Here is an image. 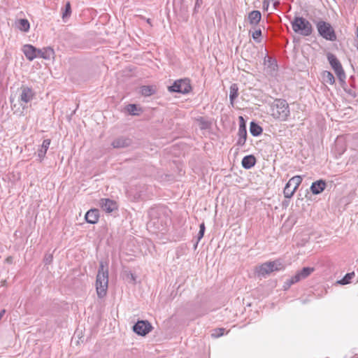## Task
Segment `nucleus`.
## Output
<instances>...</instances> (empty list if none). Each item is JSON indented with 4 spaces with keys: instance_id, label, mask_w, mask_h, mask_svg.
<instances>
[{
    "instance_id": "nucleus-1",
    "label": "nucleus",
    "mask_w": 358,
    "mask_h": 358,
    "mask_svg": "<svg viewBox=\"0 0 358 358\" xmlns=\"http://www.w3.org/2000/svg\"><path fill=\"white\" fill-rule=\"evenodd\" d=\"M108 286V270L103 262H100L96 279V289L99 298H103L107 293Z\"/></svg>"
},
{
    "instance_id": "nucleus-2",
    "label": "nucleus",
    "mask_w": 358,
    "mask_h": 358,
    "mask_svg": "<svg viewBox=\"0 0 358 358\" xmlns=\"http://www.w3.org/2000/svg\"><path fill=\"white\" fill-rule=\"evenodd\" d=\"M290 113L287 102L284 99H275L271 104V115L275 119L285 121Z\"/></svg>"
},
{
    "instance_id": "nucleus-3",
    "label": "nucleus",
    "mask_w": 358,
    "mask_h": 358,
    "mask_svg": "<svg viewBox=\"0 0 358 358\" xmlns=\"http://www.w3.org/2000/svg\"><path fill=\"white\" fill-rule=\"evenodd\" d=\"M291 24L293 31L303 36H309L313 31L311 23L303 17H294Z\"/></svg>"
},
{
    "instance_id": "nucleus-4",
    "label": "nucleus",
    "mask_w": 358,
    "mask_h": 358,
    "mask_svg": "<svg viewBox=\"0 0 358 358\" xmlns=\"http://www.w3.org/2000/svg\"><path fill=\"white\" fill-rule=\"evenodd\" d=\"M318 34L323 38L335 41L336 40V32L330 23L323 20L315 22Z\"/></svg>"
},
{
    "instance_id": "nucleus-5",
    "label": "nucleus",
    "mask_w": 358,
    "mask_h": 358,
    "mask_svg": "<svg viewBox=\"0 0 358 358\" xmlns=\"http://www.w3.org/2000/svg\"><path fill=\"white\" fill-rule=\"evenodd\" d=\"M314 271L313 267H303L301 271H299L294 276L286 280L282 286L285 290L288 289L292 285L301 281V280L308 278Z\"/></svg>"
},
{
    "instance_id": "nucleus-6",
    "label": "nucleus",
    "mask_w": 358,
    "mask_h": 358,
    "mask_svg": "<svg viewBox=\"0 0 358 358\" xmlns=\"http://www.w3.org/2000/svg\"><path fill=\"white\" fill-rule=\"evenodd\" d=\"M327 59L331 66V68L335 71V73L336 74L340 83L341 85L345 83V73L343 69V66L339 62V60L337 59V57L332 53H328L327 54Z\"/></svg>"
},
{
    "instance_id": "nucleus-7",
    "label": "nucleus",
    "mask_w": 358,
    "mask_h": 358,
    "mask_svg": "<svg viewBox=\"0 0 358 358\" xmlns=\"http://www.w3.org/2000/svg\"><path fill=\"white\" fill-rule=\"evenodd\" d=\"M284 268V265L280 260L267 262L262 264L257 272L259 275L264 276L275 271H280Z\"/></svg>"
},
{
    "instance_id": "nucleus-8",
    "label": "nucleus",
    "mask_w": 358,
    "mask_h": 358,
    "mask_svg": "<svg viewBox=\"0 0 358 358\" xmlns=\"http://www.w3.org/2000/svg\"><path fill=\"white\" fill-rule=\"evenodd\" d=\"M168 89L172 92L187 94L191 91L192 87L189 79H180L176 80Z\"/></svg>"
},
{
    "instance_id": "nucleus-9",
    "label": "nucleus",
    "mask_w": 358,
    "mask_h": 358,
    "mask_svg": "<svg viewBox=\"0 0 358 358\" xmlns=\"http://www.w3.org/2000/svg\"><path fill=\"white\" fill-rule=\"evenodd\" d=\"M152 327L148 320H138L134 326L133 331L138 335L145 336L152 331Z\"/></svg>"
},
{
    "instance_id": "nucleus-10",
    "label": "nucleus",
    "mask_w": 358,
    "mask_h": 358,
    "mask_svg": "<svg viewBox=\"0 0 358 358\" xmlns=\"http://www.w3.org/2000/svg\"><path fill=\"white\" fill-rule=\"evenodd\" d=\"M20 90L21 94L20 96V100L21 102L27 103L34 99L35 93L31 87L22 85L20 87Z\"/></svg>"
},
{
    "instance_id": "nucleus-11",
    "label": "nucleus",
    "mask_w": 358,
    "mask_h": 358,
    "mask_svg": "<svg viewBox=\"0 0 358 358\" xmlns=\"http://www.w3.org/2000/svg\"><path fill=\"white\" fill-rule=\"evenodd\" d=\"M99 204L101 209L108 213L117 209L116 202L109 199H101Z\"/></svg>"
},
{
    "instance_id": "nucleus-12",
    "label": "nucleus",
    "mask_w": 358,
    "mask_h": 358,
    "mask_svg": "<svg viewBox=\"0 0 358 358\" xmlns=\"http://www.w3.org/2000/svg\"><path fill=\"white\" fill-rule=\"evenodd\" d=\"M37 51L38 49L36 48L29 44L24 45L22 48V52L29 61H32L38 57Z\"/></svg>"
},
{
    "instance_id": "nucleus-13",
    "label": "nucleus",
    "mask_w": 358,
    "mask_h": 358,
    "mask_svg": "<svg viewBox=\"0 0 358 358\" xmlns=\"http://www.w3.org/2000/svg\"><path fill=\"white\" fill-rule=\"evenodd\" d=\"M132 141L129 138L121 136L115 139L111 145L114 148H124L131 145Z\"/></svg>"
},
{
    "instance_id": "nucleus-14",
    "label": "nucleus",
    "mask_w": 358,
    "mask_h": 358,
    "mask_svg": "<svg viewBox=\"0 0 358 358\" xmlns=\"http://www.w3.org/2000/svg\"><path fill=\"white\" fill-rule=\"evenodd\" d=\"M326 185L324 180H319L312 183L310 190L313 194H319L324 190Z\"/></svg>"
},
{
    "instance_id": "nucleus-15",
    "label": "nucleus",
    "mask_w": 358,
    "mask_h": 358,
    "mask_svg": "<svg viewBox=\"0 0 358 358\" xmlns=\"http://www.w3.org/2000/svg\"><path fill=\"white\" fill-rule=\"evenodd\" d=\"M99 217V210L93 208L89 210L85 214V220L90 224H95L98 222Z\"/></svg>"
},
{
    "instance_id": "nucleus-16",
    "label": "nucleus",
    "mask_w": 358,
    "mask_h": 358,
    "mask_svg": "<svg viewBox=\"0 0 358 358\" xmlns=\"http://www.w3.org/2000/svg\"><path fill=\"white\" fill-rule=\"evenodd\" d=\"M238 135V139L237 141L236 145L238 146L242 147L245 145L247 138L246 126H244L243 124L239 125Z\"/></svg>"
},
{
    "instance_id": "nucleus-17",
    "label": "nucleus",
    "mask_w": 358,
    "mask_h": 358,
    "mask_svg": "<svg viewBox=\"0 0 358 358\" xmlns=\"http://www.w3.org/2000/svg\"><path fill=\"white\" fill-rule=\"evenodd\" d=\"M38 57H41L45 59H50L54 57L55 52L50 47L44 48L43 49H38Z\"/></svg>"
},
{
    "instance_id": "nucleus-18",
    "label": "nucleus",
    "mask_w": 358,
    "mask_h": 358,
    "mask_svg": "<svg viewBox=\"0 0 358 358\" xmlns=\"http://www.w3.org/2000/svg\"><path fill=\"white\" fill-rule=\"evenodd\" d=\"M241 164L244 169H250L255 165L256 158L252 155H247L243 157Z\"/></svg>"
},
{
    "instance_id": "nucleus-19",
    "label": "nucleus",
    "mask_w": 358,
    "mask_h": 358,
    "mask_svg": "<svg viewBox=\"0 0 358 358\" xmlns=\"http://www.w3.org/2000/svg\"><path fill=\"white\" fill-rule=\"evenodd\" d=\"M50 145V139H45L43 141V143H42L41 148L38 150V157H39L40 161H42L43 159V158L45 157Z\"/></svg>"
},
{
    "instance_id": "nucleus-20",
    "label": "nucleus",
    "mask_w": 358,
    "mask_h": 358,
    "mask_svg": "<svg viewBox=\"0 0 358 358\" xmlns=\"http://www.w3.org/2000/svg\"><path fill=\"white\" fill-rule=\"evenodd\" d=\"M262 15L259 10H252L248 15L249 22L252 25H257L261 20Z\"/></svg>"
},
{
    "instance_id": "nucleus-21",
    "label": "nucleus",
    "mask_w": 358,
    "mask_h": 358,
    "mask_svg": "<svg viewBox=\"0 0 358 358\" xmlns=\"http://www.w3.org/2000/svg\"><path fill=\"white\" fill-rule=\"evenodd\" d=\"M262 128L256 122H251L250 124V131L253 136H258L262 133Z\"/></svg>"
},
{
    "instance_id": "nucleus-22",
    "label": "nucleus",
    "mask_w": 358,
    "mask_h": 358,
    "mask_svg": "<svg viewBox=\"0 0 358 358\" xmlns=\"http://www.w3.org/2000/svg\"><path fill=\"white\" fill-rule=\"evenodd\" d=\"M156 92V89L154 86L144 85L141 87V93L145 96H149Z\"/></svg>"
},
{
    "instance_id": "nucleus-23",
    "label": "nucleus",
    "mask_w": 358,
    "mask_h": 358,
    "mask_svg": "<svg viewBox=\"0 0 358 358\" xmlns=\"http://www.w3.org/2000/svg\"><path fill=\"white\" fill-rule=\"evenodd\" d=\"M238 87L237 84L234 83L230 87L229 99L231 105H234V100L238 96Z\"/></svg>"
},
{
    "instance_id": "nucleus-24",
    "label": "nucleus",
    "mask_w": 358,
    "mask_h": 358,
    "mask_svg": "<svg viewBox=\"0 0 358 358\" xmlns=\"http://www.w3.org/2000/svg\"><path fill=\"white\" fill-rule=\"evenodd\" d=\"M302 182V178L300 176H296L292 177L287 184L290 185L291 187H293V188L296 190L298 187L300 185V184Z\"/></svg>"
},
{
    "instance_id": "nucleus-25",
    "label": "nucleus",
    "mask_w": 358,
    "mask_h": 358,
    "mask_svg": "<svg viewBox=\"0 0 358 358\" xmlns=\"http://www.w3.org/2000/svg\"><path fill=\"white\" fill-rule=\"evenodd\" d=\"M323 80L325 83H329V85H334L335 83L334 76L330 71H324Z\"/></svg>"
},
{
    "instance_id": "nucleus-26",
    "label": "nucleus",
    "mask_w": 358,
    "mask_h": 358,
    "mask_svg": "<svg viewBox=\"0 0 358 358\" xmlns=\"http://www.w3.org/2000/svg\"><path fill=\"white\" fill-rule=\"evenodd\" d=\"M29 22L27 19H20L19 20L18 28L20 30L27 32L29 31Z\"/></svg>"
},
{
    "instance_id": "nucleus-27",
    "label": "nucleus",
    "mask_w": 358,
    "mask_h": 358,
    "mask_svg": "<svg viewBox=\"0 0 358 358\" xmlns=\"http://www.w3.org/2000/svg\"><path fill=\"white\" fill-rule=\"evenodd\" d=\"M296 190L293 188V187H291L288 184H286L283 193L285 198L290 199L294 194Z\"/></svg>"
},
{
    "instance_id": "nucleus-28",
    "label": "nucleus",
    "mask_w": 358,
    "mask_h": 358,
    "mask_svg": "<svg viewBox=\"0 0 358 358\" xmlns=\"http://www.w3.org/2000/svg\"><path fill=\"white\" fill-rule=\"evenodd\" d=\"M354 275H355L354 272L348 273L345 274V275L341 280L338 281V283H339L341 285H347V284L350 283V280L352 279V278Z\"/></svg>"
},
{
    "instance_id": "nucleus-29",
    "label": "nucleus",
    "mask_w": 358,
    "mask_h": 358,
    "mask_svg": "<svg viewBox=\"0 0 358 358\" xmlns=\"http://www.w3.org/2000/svg\"><path fill=\"white\" fill-rule=\"evenodd\" d=\"M262 36V31L260 29L256 30L252 33V38L257 42L260 43V36Z\"/></svg>"
},
{
    "instance_id": "nucleus-30",
    "label": "nucleus",
    "mask_w": 358,
    "mask_h": 358,
    "mask_svg": "<svg viewBox=\"0 0 358 358\" xmlns=\"http://www.w3.org/2000/svg\"><path fill=\"white\" fill-rule=\"evenodd\" d=\"M71 4L70 2H67L65 6V10L62 14V17L65 18L66 17H68L71 14Z\"/></svg>"
},
{
    "instance_id": "nucleus-31",
    "label": "nucleus",
    "mask_w": 358,
    "mask_h": 358,
    "mask_svg": "<svg viewBox=\"0 0 358 358\" xmlns=\"http://www.w3.org/2000/svg\"><path fill=\"white\" fill-rule=\"evenodd\" d=\"M127 110L129 114L136 115L137 106L135 104H129L127 106Z\"/></svg>"
},
{
    "instance_id": "nucleus-32",
    "label": "nucleus",
    "mask_w": 358,
    "mask_h": 358,
    "mask_svg": "<svg viewBox=\"0 0 358 358\" xmlns=\"http://www.w3.org/2000/svg\"><path fill=\"white\" fill-rule=\"evenodd\" d=\"M214 333L212 334V336L218 338L224 334V329L219 328L214 330Z\"/></svg>"
},
{
    "instance_id": "nucleus-33",
    "label": "nucleus",
    "mask_w": 358,
    "mask_h": 358,
    "mask_svg": "<svg viewBox=\"0 0 358 358\" xmlns=\"http://www.w3.org/2000/svg\"><path fill=\"white\" fill-rule=\"evenodd\" d=\"M202 4H203V0H196L194 8V12H198L199 9L201 8Z\"/></svg>"
},
{
    "instance_id": "nucleus-34",
    "label": "nucleus",
    "mask_w": 358,
    "mask_h": 358,
    "mask_svg": "<svg viewBox=\"0 0 358 358\" xmlns=\"http://www.w3.org/2000/svg\"><path fill=\"white\" fill-rule=\"evenodd\" d=\"M53 257L52 255H46L44 257L45 264H50L52 262Z\"/></svg>"
},
{
    "instance_id": "nucleus-35",
    "label": "nucleus",
    "mask_w": 358,
    "mask_h": 358,
    "mask_svg": "<svg viewBox=\"0 0 358 358\" xmlns=\"http://www.w3.org/2000/svg\"><path fill=\"white\" fill-rule=\"evenodd\" d=\"M268 62L269 63L270 67L272 68L273 70H275V67L277 66L275 61L272 59L271 58H268Z\"/></svg>"
},
{
    "instance_id": "nucleus-36",
    "label": "nucleus",
    "mask_w": 358,
    "mask_h": 358,
    "mask_svg": "<svg viewBox=\"0 0 358 358\" xmlns=\"http://www.w3.org/2000/svg\"><path fill=\"white\" fill-rule=\"evenodd\" d=\"M203 234H204V232L199 230V234H198V241H199L203 238Z\"/></svg>"
},
{
    "instance_id": "nucleus-37",
    "label": "nucleus",
    "mask_w": 358,
    "mask_h": 358,
    "mask_svg": "<svg viewBox=\"0 0 358 358\" xmlns=\"http://www.w3.org/2000/svg\"><path fill=\"white\" fill-rule=\"evenodd\" d=\"M239 120H240V124H239V125H241L242 124H244V126H246V125H245V121H244V119H243V117L242 116H240V117H239Z\"/></svg>"
},
{
    "instance_id": "nucleus-38",
    "label": "nucleus",
    "mask_w": 358,
    "mask_h": 358,
    "mask_svg": "<svg viewBox=\"0 0 358 358\" xmlns=\"http://www.w3.org/2000/svg\"><path fill=\"white\" fill-rule=\"evenodd\" d=\"M199 227H200V229H199L200 231H202L203 232L205 231V224L203 222L200 224Z\"/></svg>"
},
{
    "instance_id": "nucleus-39",
    "label": "nucleus",
    "mask_w": 358,
    "mask_h": 358,
    "mask_svg": "<svg viewBox=\"0 0 358 358\" xmlns=\"http://www.w3.org/2000/svg\"><path fill=\"white\" fill-rule=\"evenodd\" d=\"M6 313V310L3 309V310H1L0 311V320H1L2 317L3 316V315L5 314Z\"/></svg>"
},
{
    "instance_id": "nucleus-40",
    "label": "nucleus",
    "mask_w": 358,
    "mask_h": 358,
    "mask_svg": "<svg viewBox=\"0 0 358 358\" xmlns=\"http://www.w3.org/2000/svg\"><path fill=\"white\" fill-rule=\"evenodd\" d=\"M129 275L131 277V279L133 280V281H135L136 280V277L135 275L132 273H129Z\"/></svg>"
},
{
    "instance_id": "nucleus-41",
    "label": "nucleus",
    "mask_w": 358,
    "mask_h": 358,
    "mask_svg": "<svg viewBox=\"0 0 358 358\" xmlns=\"http://www.w3.org/2000/svg\"><path fill=\"white\" fill-rule=\"evenodd\" d=\"M276 1L274 2L273 5L274 6H277L280 4L279 1L278 0H275Z\"/></svg>"
},
{
    "instance_id": "nucleus-42",
    "label": "nucleus",
    "mask_w": 358,
    "mask_h": 358,
    "mask_svg": "<svg viewBox=\"0 0 358 358\" xmlns=\"http://www.w3.org/2000/svg\"><path fill=\"white\" fill-rule=\"evenodd\" d=\"M11 259H11V257H8V258L6 259V261H7L8 262H11Z\"/></svg>"
}]
</instances>
